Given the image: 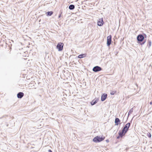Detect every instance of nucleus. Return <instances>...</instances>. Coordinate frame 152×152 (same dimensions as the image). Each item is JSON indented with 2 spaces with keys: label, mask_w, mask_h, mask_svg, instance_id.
I'll list each match as a JSON object with an SVG mask.
<instances>
[{
  "label": "nucleus",
  "mask_w": 152,
  "mask_h": 152,
  "mask_svg": "<svg viewBox=\"0 0 152 152\" xmlns=\"http://www.w3.org/2000/svg\"><path fill=\"white\" fill-rule=\"evenodd\" d=\"M64 44L62 42H59L56 46V48L59 51H62L63 49Z\"/></svg>",
  "instance_id": "4"
},
{
  "label": "nucleus",
  "mask_w": 152,
  "mask_h": 152,
  "mask_svg": "<svg viewBox=\"0 0 152 152\" xmlns=\"http://www.w3.org/2000/svg\"><path fill=\"white\" fill-rule=\"evenodd\" d=\"M106 141L108 143L109 142V140L108 139L106 140Z\"/></svg>",
  "instance_id": "21"
},
{
  "label": "nucleus",
  "mask_w": 152,
  "mask_h": 152,
  "mask_svg": "<svg viewBox=\"0 0 152 152\" xmlns=\"http://www.w3.org/2000/svg\"><path fill=\"white\" fill-rule=\"evenodd\" d=\"M53 13V12L52 11H48L46 12V14L47 16H51Z\"/></svg>",
  "instance_id": "14"
},
{
  "label": "nucleus",
  "mask_w": 152,
  "mask_h": 152,
  "mask_svg": "<svg viewBox=\"0 0 152 152\" xmlns=\"http://www.w3.org/2000/svg\"><path fill=\"white\" fill-rule=\"evenodd\" d=\"M104 22L103 21V18H101L99 19V20L98 21L97 25L99 26H102L104 24Z\"/></svg>",
  "instance_id": "8"
},
{
  "label": "nucleus",
  "mask_w": 152,
  "mask_h": 152,
  "mask_svg": "<svg viewBox=\"0 0 152 152\" xmlns=\"http://www.w3.org/2000/svg\"><path fill=\"white\" fill-rule=\"evenodd\" d=\"M146 34L144 33L139 34L137 37V42L141 45H144L146 41L144 39L146 38Z\"/></svg>",
  "instance_id": "1"
},
{
  "label": "nucleus",
  "mask_w": 152,
  "mask_h": 152,
  "mask_svg": "<svg viewBox=\"0 0 152 152\" xmlns=\"http://www.w3.org/2000/svg\"><path fill=\"white\" fill-rule=\"evenodd\" d=\"M48 152H52V151L51 150L49 149L48 150Z\"/></svg>",
  "instance_id": "22"
},
{
  "label": "nucleus",
  "mask_w": 152,
  "mask_h": 152,
  "mask_svg": "<svg viewBox=\"0 0 152 152\" xmlns=\"http://www.w3.org/2000/svg\"><path fill=\"white\" fill-rule=\"evenodd\" d=\"M132 120V119L129 122L127 123L122 128V130L121 131V132L124 134H126L129 130V129L131 124Z\"/></svg>",
  "instance_id": "2"
},
{
  "label": "nucleus",
  "mask_w": 152,
  "mask_h": 152,
  "mask_svg": "<svg viewBox=\"0 0 152 152\" xmlns=\"http://www.w3.org/2000/svg\"><path fill=\"white\" fill-rule=\"evenodd\" d=\"M149 104H151V105L152 104V101H151V102H150Z\"/></svg>",
  "instance_id": "23"
},
{
  "label": "nucleus",
  "mask_w": 152,
  "mask_h": 152,
  "mask_svg": "<svg viewBox=\"0 0 152 152\" xmlns=\"http://www.w3.org/2000/svg\"><path fill=\"white\" fill-rule=\"evenodd\" d=\"M102 68L99 66H96L93 67L92 70L93 72H96L102 70Z\"/></svg>",
  "instance_id": "5"
},
{
  "label": "nucleus",
  "mask_w": 152,
  "mask_h": 152,
  "mask_svg": "<svg viewBox=\"0 0 152 152\" xmlns=\"http://www.w3.org/2000/svg\"><path fill=\"white\" fill-rule=\"evenodd\" d=\"M105 138V137L103 135L101 137L97 136L93 139V141L96 143L99 142L104 140Z\"/></svg>",
  "instance_id": "3"
},
{
  "label": "nucleus",
  "mask_w": 152,
  "mask_h": 152,
  "mask_svg": "<svg viewBox=\"0 0 152 152\" xmlns=\"http://www.w3.org/2000/svg\"><path fill=\"white\" fill-rule=\"evenodd\" d=\"M147 136L149 138H151V134L149 132H148L147 133Z\"/></svg>",
  "instance_id": "18"
},
{
  "label": "nucleus",
  "mask_w": 152,
  "mask_h": 152,
  "mask_svg": "<svg viewBox=\"0 0 152 152\" xmlns=\"http://www.w3.org/2000/svg\"><path fill=\"white\" fill-rule=\"evenodd\" d=\"M75 8V6L73 4H71L69 6V9L71 10H73Z\"/></svg>",
  "instance_id": "15"
},
{
  "label": "nucleus",
  "mask_w": 152,
  "mask_h": 152,
  "mask_svg": "<svg viewBox=\"0 0 152 152\" xmlns=\"http://www.w3.org/2000/svg\"><path fill=\"white\" fill-rule=\"evenodd\" d=\"M99 100L98 98H95L91 102V105L92 106L95 105L97 103Z\"/></svg>",
  "instance_id": "10"
},
{
  "label": "nucleus",
  "mask_w": 152,
  "mask_h": 152,
  "mask_svg": "<svg viewBox=\"0 0 152 152\" xmlns=\"http://www.w3.org/2000/svg\"><path fill=\"white\" fill-rule=\"evenodd\" d=\"M112 36L110 35L107 37V46L109 47L110 46L112 42Z\"/></svg>",
  "instance_id": "6"
},
{
  "label": "nucleus",
  "mask_w": 152,
  "mask_h": 152,
  "mask_svg": "<svg viewBox=\"0 0 152 152\" xmlns=\"http://www.w3.org/2000/svg\"><path fill=\"white\" fill-rule=\"evenodd\" d=\"M115 93V91H112L110 92V94L111 95H114Z\"/></svg>",
  "instance_id": "20"
},
{
  "label": "nucleus",
  "mask_w": 152,
  "mask_h": 152,
  "mask_svg": "<svg viewBox=\"0 0 152 152\" xmlns=\"http://www.w3.org/2000/svg\"><path fill=\"white\" fill-rule=\"evenodd\" d=\"M24 95V94L22 92H19L17 94V97L19 99H21Z\"/></svg>",
  "instance_id": "11"
},
{
  "label": "nucleus",
  "mask_w": 152,
  "mask_h": 152,
  "mask_svg": "<svg viewBox=\"0 0 152 152\" xmlns=\"http://www.w3.org/2000/svg\"><path fill=\"white\" fill-rule=\"evenodd\" d=\"M86 56V54H81L77 56V57L79 58H83L85 57Z\"/></svg>",
  "instance_id": "13"
},
{
  "label": "nucleus",
  "mask_w": 152,
  "mask_h": 152,
  "mask_svg": "<svg viewBox=\"0 0 152 152\" xmlns=\"http://www.w3.org/2000/svg\"><path fill=\"white\" fill-rule=\"evenodd\" d=\"M120 120L119 119L117 118H116L115 119V125H118L120 124Z\"/></svg>",
  "instance_id": "12"
},
{
  "label": "nucleus",
  "mask_w": 152,
  "mask_h": 152,
  "mask_svg": "<svg viewBox=\"0 0 152 152\" xmlns=\"http://www.w3.org/2000/svg\"><path fill=\"white\" fill-rule=\"evenodd\" d=\"M60 13L58 16V18H60L61 17V15L62 14V11L61 10L60 11Z\"/></svg>",
  "instance_id": "19"
},
{
  "label": "nucleus",
  "mask_w": 152,
  "mask_h": 152,
  "mask_svg": "<svg viewBox=\"0 0 152 152\" xmlns=\"http://www.w3.org/2000/svg\"><path fill=\"white\" fill-rule=\"evenodd\" d=\"M107 94L104 93L102 95L101 97V100L103 102L106 99L107 96Z\"/></svg>",
  "instance_id": "9"
},
{
  "label": "nucleus",
  "mask_w": 152,
  "mask_h": 152,
  "mask_svg": "<svg viewBox=\"0 0 152 152\" xmlns=\"http://www.w3.org/2000/svg\"><path fill=\"white\" fill-rule=\"evenodd\" d=\"M151 40H148V44L147 45V46L149 48L151 46Z\"/></svg>",
  "instance_id": "16"
},
{
  "label": "nucleus",
  "mask_w": 152,
  "mask_h": 152,
  "mask_svg": "<svg viewBox=\"0 0 152 152\" xmlns=\"http://www.w3.org/2000/svg\"><path fill=\"white\" fill-rule=\"evenodd\" d=\"M118 133V136L116 137L117 139H119L120 138H123L124 137L125 135V134L121 132V130L119 131Z\"/></svg>",
  "instance_id": "7"
},
{
  "label": "nucleus",
  "mask_w": 152,
  "mask_h": 152,
  "mask_svg": "<svg viewBox=\"0 0 152 152\" xmlns=\"http://www.w3.org/2000/svg\"><path fill=\"white\" fill-rule=\"evenodd\" d=\"M133 108H132L130 110H129V112H128V116L130 115V114H131L133 112Z\"/></svg>",
  "instance_id": "17"
}]
</instances>
